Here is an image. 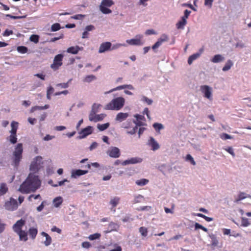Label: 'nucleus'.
<instances>
[{
  "instance_id": "nucleus-1",
  "label": "nucleus",
  "mask_w": 251,
  "mask_h": 251,
  "mask_svg": "<svg viewBox=\"0 0 251 251\" xmlns=\"http://www.w3.org/2000/svg\"><path fill=\"white\" fill-rule=\"evenodd\" d=\"M41 185V181L38 176L30 173L26 179L20 186L18 191L22 194L35 192Z\"/></svg>"
},
{
  "instance_id": "nucleus-2",
  "label": "nucleus",
  "mask_w": 251,
  "mask_h": 251,
  "mask_svg": "<svg viewBox=\"0 0 251 251\" xmlns=\"http://www.w3.org/2000/svg\"><path fill=\"white\" fill-rule=\"evenodd\" d=\"M125 103V100L122 97L113 99L110 102L105 105L104 109L110 110H119Z\"/></svg>"
},
{
  "instance_id": "nucleus-3",
  "label": "nucleus",
  "mask_w": 251,
  "mask_h": 251,
  "mask_svg": "<svg viewBox=\"0 0 251 251\" xmlns=\"http://www.w3.org/2000/svg\"><path fill=\"white\" fill-rule=\"evenodd\" d=\"M23 151V144L19 143L15 148V151L13 153L12 165L15 167L17 168L22 158V153Z\"/></svg>"
},
{
  "instance_id": "nucleus-4",
  "label": "nucleus",
  "mask_w": 251,
  "mask_h": 251,
  "mask_svg": "<svg viewBox=\"0 0 251 251\" xmlns=\"http://www.w3.org/2000/svg\"><path fill=\"white\" fill-rule=\"evenodd\" d=\"M11 129L10 131L11 134L7 137V139L10 141L11 143L14 144L17 142L16 133L18 127V123L15 121H12L11 123Z\"/></svg>"
},
{
  "instance_id": "nucleus-5",
  "label": "nucleus",
  "mask_w": 251,
  "mask_h": 251,
  "mask_svg": "<svg viewBox=\"0 0 251 251\" xmlns=\"http://www.w3.org/2000/svg\"><path fill=\"white\" fill-rule=\"evenodd\" d=\"M114 4V2L112 0H102L100 5V9L103 14H110L112 12V11L108 7Z\"/></svg>"
},
{
  "instance_id": "nucleus-6",
  "label": "nucleus",
  "mask_w": 251,
  "mask_h": 251,
  "mask_svg": "<svg viewBox=\"0 0 251 251\" xmlns=\"http://www.w3.org/2000/svg\"><path fill=\"white\" fill-rule=\"evenodd\" d=\"M63 55L62 54H58L55 55L53 59V63L50 65V68L54 71L58 70L63 64Z\"/></svg>"
},
{
  "instance_id": "nucleus-7",
  "label": "nucleus",
  "mask_w": 251,
  "mask_h": 251,
  "mask_svg": "<svg viewBox=\"0 0 251 251\" xmlns=\"http://www.w3.org/2000/svg\"><path fill=\"white\" fill-rule=\"evenodd\" d=\"M5 208L8 210L13 211L17 209L18 207L17 201L16 200L10 198L9 201H7L4 204Z\"/></svg>"
},
{
  "instance_id": "nucleus-8",
  "label": "nucleus",
  "mask_w": 251,
  "mask_h": 251,
  "mask_svg": "<svg viewBox=\"0 0 251 251\" xmlns=\"http://www.w3.org/2000/svg\"><path fill=\"white\" fill-rule=\"evenodd\" d=\"M143 36L141 35H137L136 36L135 38L127 40L126 43L130 45H142L143 43L141 41Z\"/></svg>"
},
{
  "instance_id": "nucleus-9",
  "label": "nucleus",
  "mask_w": 251,
  "mask_h": 251,
  "mask_svg": "<svg viewBox=\"0 0 251 251\" xmlns=\"http://www.w3.org/2000/svg\"><path fill=\"white\" fill-rule=\"evenodd\" d=\"M107 154L113 158H118L121 154L120 150L115 147L110 148L107 151Z\"/></svg>"
},
{
  "instance_id": "nucleus-10",
  "label": "nucleus",
  "mask_w": 251,
  "mask_h": 251,
  "mask_svg": "<svg viewBox=\"0 0 251 251\" xmlns=\"http://www.w3.org/2000/svg\"><path fill=\"white\" fill-rule=\"evenodd\" d=\"M100 106V104H97L95 103L93 105L92 109L89 116V119L90 121H95L97 116L96 113L98 112V109L99 108Z\"/></svg>"
},
{
  "instance_id": "nucleus-11",
  "label": "nucleus",
  "mask_w": 251,
  "mask_h": 251,
  "mask_svg": "<svg viewBox=\"0 0 251 251\" xmlns=\"http://www.w3.org/2000/svg\"><path fill=\"white\" fill-rule=\"evenodd\" d=\"M201 91L204 94V96L209 99H211V88L207 85H202L201 86Z\"/></svg>"
},
{
  "instance_id": "nucleus-12",
  "label": "nucleus",
  "mask_w": 251,
  "mask_h": 251,
  "mask_svg": "<svg viewBox=\"0 0 251 251\" xmlns=\"http://www.w3.org/2000/svg\"><path fill=\"white\" fill-rule=\"evenodd\" d=\"M25 222L22 219L17 221L13 226V229L16 233L19 231L22 230V227L25 225Z\"/></svg>"
},
{
  "instance_id": "nucleus-13",
  "label": "nucleus",
  "mask_w": 251,
  "mask_h": 251,
  "mask_svg": "<svg viewBox=\"0 0 251 251\" xmlns=\"http://www.w3.org/2000/svg\"><path fill=\"white\" fill-rule=\"evenodd\" d=\"M169 40L168 36L166 34H162L158 39V41L152 46V50L158 48L164 42H166Z\"/></svg>"
},
{
  "instance_id": "nucleus-14",
  "label": "nucleus",
  "mask_w": 251,
  "mask_h": 251,
  "mask_svg": "<svg viewBox=\"0 0 251 251\" xmlns=\"http://www.w3.org/2000/svg\"><path fill=\"white\" fill-rule=\"evenodd\" d=\"M142 161V159L139 157H133L129 159L125 160L123 163V165H126L129 164H136L141 163Z\"/></svg>"
},
{
  "instance_id": "nucleus-15",
  "label": "nucleus",
  "mask_w": 251,
  "mask_h": 251,
  "mask_svg": "<svg viewBox=\"0 0 251 251\" xmlns=\"http://www.w3.org/2000/svg\"><path fill=\"white\" fill-rule=\"evenodd\" d=\"M111 46V43L109 42H106L102 43L99 48V52L102 53L106 51H107L110 49Z\"/></svg>"
},
{
  "instance_id": "nucleus-16",
  "label": "nucleus",
  "mask_w": 251,
  "mask_h": 251,
  "mask_svg": "<svg viewBox=\"0 0 251 251\" xmlns=\"http://www.w3.org/2000/svg\"><path fill=\"white\" fill-rule=\"evenodd\" d=\"M148 145L151 147V150L155 151L159 148V145L153 137H150Z\"/></svg>"
},
{
  "instance_id": "nucleus-17",
  "label": "nucleus",
  "mask_w": 251,
  "mask_h": 251,
  "mask_svg": "<svg viewBox=\"0 0 251 251\" xmlns=\"http://www.w3.org/2000/svg\"><path fill=\"white\" fill-rule=\"evenodd\" d=\"M125 88H127L130 90L134 89V87L132 86V85H131L130 84H129V85L126 84V85L119 86L110 90L109 91H108L107 92H105V94H108V93H110L115 91L125 89Z\"/></svg>"
},
{
  "instance_id": "nucleus-18",
  "label": "nucleus",
  "mask_w": 251,
  "mask_h": 251,
  "mask_svg": "<svg viewBox=\"0 0 251 251\" xmlns=\"http://www.w3.org/2000/svg\"><path fill=\"white\" fill-rule=\"evenodd\" d=\"M41 160L42 159V158L41 157H40V156H37L36 157V161H35V160H34L31 165H30V170L31 171H33V172H37L38 171V169H39V165L37 163V161L38 160Z\"/></svg>"
},
{
  "instance_id": "nucleus-19",
  "label": "nucleus",
  "mask_w": 251,
  "mask_h": 251,
  "mask_svg": "<svg viewBox=\"0 0 251 251\" xmlns=\"http://www.w3.org/2000/svg\"><path fill=\"white\" fill-rule=\"evenodd\" d=\"M92 132V127L88 126L87 127L83 129L79 133L81 137L84 138L87 135L91 134Z\"/></svg>"
},
{
  "instance_id": "nucleus-20",
  "label": "nucleus",
  "mask_w": 251,
  "mask_h": 251,
  "mask_svg": "<svg viewBox=\"0 0 251 251\" xmlns=\"http://www.w3.org/2000/svg\"><path fill=\"white\" fill-rule=\"evenodd\" d=\"M128 117V114L127 113L120 112L117 114L115 120L117 121L121 122L125 120Z\"/></svg>"
},
{
  "instance_id": "nucleus-21",
  "label": "nucleus",
  "mask_w": 251,
  "mask_h": 251,
  "mask_svg": "<svg viewBox=\"0 0 251 251\" xmlns=\"http://www.w3.org/2000/svg\"><path fill=\"white\" fill-rule=\"evenodd\" d=\"M88 172V170H74L72 173V176L76 177L77 176H82L87 174Z\"/></svg>"
},
{
  "instance_id": "nucleus-22",
  "label": "nucleus",
  "mask_w": 251,
  "mask_h": 251,
  "mask_svg": "<svg viewBox=\"0 0 251 251\" xmlns=\"http://www.w3.org/2000/svg\"><path fill=\"white\" fill-rule=\"evenodd\" d=\"M17 234L19 235L20 241H26L27 240V233L25 231L22 230L19 231Z\"/></svg>"
},
{
  "instance_id": "nucleus-23",
  "label": "nucleus",
  "mask_w": 251,
  "mask_h": 251,
  "mask_svg": "<svg viewBox=\"0 0 251 251\" xmlns=\"http://www.w3.org/2000/svg\"><path fill=\"white\" fill-rule=\"evenodd\" d=\"M186 24L187 20L181 17V20L176 23V27L177 29H183Z\"/></svg>"
},
{
  "instance_id": "nucleus-24",
  "label": "nucleus",
  "mask_w": 251,
  "mask_h": 251,
  "mask_svg": "<svg viewBox=\"0 0 251 251\" xmlns=\"http://www.w3.org/2000/svg\"><path fill=\"white\" fill-rule=\"evenodd\" d=\"M41 235L46 237V240L44 242L45 245L46 246H49L51 243V238L50 236L45 232H42Z\"/></svg>"
},
{
  "instance_id": "nucleus-25",
  "label": "nucleus",
  "mask_w": 251,
  "mask_h": 251,
  "mask_svg": "<svg viewBox=\"0 0 251 251\" xmlns=\"http://www.w3.org/2000/svg\"><path fill=\"white\" fill-rule=\"evenodd\" d=\"M63 202V199L61 197L59 196L54 198L53 200V204L54 207H59Z\"/></svg>"
},
{
  "instance_id": "nucleus-26",
  "label": "nucleus",
  "mask_w": 251,
  "mask_h": 251,
  "mask_svg": "<svg viewBox=\"0 0 251 251\" xmlns=\"http://www.w3.org/2000/svg\"><path fill=\"white\" fill-rule=\"evenodd\" d=\"M80 48L78 46L71 47L67 49V52L73 54H76L78 52Z\"/></svg>"
},
{
  "instance_id": "nucleus-27",
  "label": "nucleus",
  "mask_w": 251,
  "mask_h": 251,
  "mask_svg": "<svg viewBox=\"0 0 251 251\" xmlns=\"http://www.w3.org/2000/svg\"><path fill=\"white\" fill-rule=\"evenodd\" d=\"M224 60V57L221 54H216L211 59L213 63H216L221 62Z\"/></svg>"
},
{
  "instance_id": "nucleus-28",
  "label": "nucleus",
  "mask_w": 251,
  "mask_h": 251,
  "mask_svg": "<svg viewBox=\"0 0 251 251\" xmlns=\"http://www.w3.org/2000/svg\"><path fill=\"white\" fill-rule=\"evenodd\" d=\"M8 191V187L6 183H2L0 185V196L5 194Z\"/></svg>"
},
{
  "instance_id": "nucleus-29",
  "label": "nucleus",
  "mask_w": 251,
  "mask_h": 251,
  "mask_svg": "<svg viewBox=\"0 0 251 251\" xmlns=\"http://www.w3.org/2000/svg\"><path fill=\"white\" fill-rule=\"evenodd\" d=\"M28 232L30 237L34 239L37 234L38 230L36 228L31 227L29 229Z\"/></svg>"
},
{
  "instance_id": "nucleus-30",
  "label": "nucleus",
  "mask_w": 251,
  "mask_h": 251,
  "mask_svg": "<svg viewBox=\"0 0 251 251\" xmlns=\"http://www.w3.org/2000/svg\"><path fill=\"white\" fill-rule=\"evenodd\" d=\"M201 55V53H196L192 54V55L190 56L188 59V63L189 65H191L193 61L196 59H197Z\"/></svg>"
},
{
  "instance_id": "nucleus-31",
  "label": "nucleus",
  "mask_w": 251,
  "mask_h": 251,
  "mask_svg": "<svg viewBox=\"0 0 251 251\" xmlns=\"http://www.w3.org/2000/svg\"><path fill=\"white\" fill-rule=\"evenodd\" d=\"M233 62H232L231 60H227V61L226 62L225 65L224 66V67L223 68L222 70L223 71L225 72V71H227L228 70H229L231 67L233 66Z\"/></svg>"
},
{
  "instance_id": "nucleus-32",
  "label": "nucleus",
  "mask_w": 251,
  "mask_h": 251,
  "mask_svg": "<svg viewBox=\"0 0 251 251\" xmlns=\"http://www.w3.org/2000/svg\"><path fill=\"white\" fill-rule=\"evenodd\" d=\"M120 199L119 197H115L112 199L110 201V204L113 207H115L119 203Z\"/></svg>"
},
{
  "instance_id": "nucleus-33",
  "label": "nucleus",
  "mask_w": 251,
  "mask_h": 251,
  "mask_svg": "<svg viewBox=\"0 0 251 251\" xmlns=\"http://www.w3.org/2000/svg\"><path fill=\"white\" fill-rule=\"evenodd\" d=\"M149 182V180L143 178L138 180L136 181V184L139 186H144L146 185Z\"/></svg>"
},
{
  "instance_id": "nucleus-34",
  "label": "nucleus",
  "mask_w": 251,
  "mask_h": 251,
  "mask_svg": "<svg viewBox=\"0 0 251 251\" xmlns=\"http://www.w3.org/2000/svg\"><path fill=\"white\" fill-rule=\"evenodd\" d=\"M250 225L249 220L245 217L241 218V226L243 227H247Z\"/></svg>"
},
{
  "instance_id": "nucleus-35",
  "label": "nucleus",
  "mask_w": 251,
  "mask_h": 251,
  "mask_svg": "<svg viewBox=\"0 0 251 251\" xmlns=\"http://www.w3.org/2000/svg\"><path fill=\"white\" fill-rule=\"evenodd\" d=\"M109 124L108 123H105L104 124H102V125L99 124L98 125V128L100 131H103V130H105L106 129H107L109 127Z\"/></svg>"
},
{
  "instance_id": "nucleus-36",
  "label": "nucleus",
  "mask_w": 251,
  "mask_h": 251,
  "mask_svg": "<svg viewBox=\"0 0 251 251\" xmlns=\"http://www.w3.org/2000/svg\"><path fill=\"white\" fill-rule=\"evenodd\" d=\"M196 216L203 218L207 222H211L213 220V218L211 217H207L201 213H197L195 214Z\"/></svg>"
},
{
  "instance_id": "nucleus-37",
  "label": "nucleus",
  "mask_w": 251,
  "mask_h": 251,
  "mask_svg": "<svg viewBox=\"0 0 251 251\" xmlns=\"http://www.w3.org/2000/svg\"><path fill=\"white\" fill-rule=\"evenodd\" d=\"M61 28V25L59 23L53 24L51 26V31H56Z\"/></svg>"
},
{
  "instance_id": "nucleus-38",
  "label": "nucleus",
  "mask_w": 251,
  "mask_h": 251,
  "mask_svg": "<svg viewBox=\"0 0 251 251\" xmlns=\"http://www.w3.org/2000/svg\"><path fill=\"white\" fill-rule=\"evenodd\" d=\"M17 51L21 53H25L28 51L27 47L25 46H19L17 48Z\"/></svg>"
},
{
  "instance_id": "nucleus-39",
  "label": "nucleus",
  "mask_w": 251,
  "mask_h": 251,
  "mask_svg": "<svg viewBox=\"0 0 251 251\" xmlns=\"http://www.w3.org/2000/svg\"><path fill=\"white\" fill-rule=\"evenodd\" d=\"M108 227L110 228L109 232L116 230L117 228L118 227L117 225L114 222H110L108 225Z\"/></svg>"
},
{
  "instance_id": "nucleus-40",
  "label": "nucleus",
  "mask_w": 251,
  "mask_h": 251,
  "mask_svg": "<svg viewBox=\"0 0 251 251\" xmlns=\"http://www.w3.org/2000/svg\"><path fill=\"white\" fill-rule=\"evenodd\" d=\"M29 39L31 41L36 44L39 42V36L37 35L33 34L30 36Z\"/></svg>"
},
{
  "instance_id": "nucleus-41",
  "label": "nucleus",
  "mask_w": 251,
  "mask_h": 251,
  "mask_svg": "<svg viewBox=\"0 0 251 251\" xmlns=\"http://www.w3.org/2000/svg\"><path fill=\"white\" fill-rule=\"evenodd\" d=\"M246 194L243 192H240L238 195L237 198L235 200L236 202L245 199L247 197L245 196Z\"/></svg>"
},
{
  "instance_id": "nucleus-42",
  "label": "nucleus",
  "mask_w": 251,
  "mask_h": 251,
  "mask_svg": "<svg viewBox=\"0 0 251 251\" xmlns=\"http://www.w3.org/2000/svg\"><path fill=\"white\" fill-rule=\"evenodd\" d=\"M211 246L212 247H216L218 245L219 242L217 238L214 236H211Z\"/></svg>"
},
{
  "instance_id": "nucleus-43",
  "label": "nucleus",
  "mask_w": 251,
  "mask_h": 251,
  "mask_svg": "<svg viewBox=\"0 0 251 251\" xmlns=\"http://www.w3.org/2000/svg\"><path fill=\"white\" fill-rule=\"evenodd\" d=\"M195 229H201L203 231H204V232H207L208 231V229L206 227H204L203 226H202V225H200V224H199L198 223H195Z\"/></svg>"
},
{
  "instance_id": "nucleus-44",
  "label": "nucleus",
  "mask_w": 251,
  "mask_h": 251,
  "mask_svg": "<svg viewBox=\"0 0 251 251\" xmlns=\"http://www.w3.org/2000/svg\"><path fill=\"white\" fill-rule=\"evenodd\" d=\"M96 79V77L95 75H89L86 76L85 77L84 81L85 82H90L92 81V80H95Z\"/></svg>"
},
{
  "instance_id": "nucleus-45",
  "label": "nucleus",
  "mask_w": 251,
  "mask_h": 251,
  "mask_svg": "<svg viewBox=\"0 0 251 251\" xmlns=\"http://www.w3.org/2000/svg\"><path fill=\"white\" fill-rule=\"evenodd\" d=\"M71 81V79L69 80L66 83H61L56 84L57 87H60L62 88H67L69 86V82Z\"/></svg>"
},
{
  "instance_id": "nucleus-46",
  "label": "nucleus",
  "mask_w": 251,
  "mask_h": 251,
  "mask_svg": "<svg viewBox=\"0 0 251 251\" xmlns=\"http://www.w3.org/2000/svg\"><path fill=\"white\" fill-rule=\"evenodd\" d=\"M139 231L143 236L146 237L147 236L148 230L146 227L143 226L140 227Z\"/></svg>"
},
{
  "instance_id": "nucleus-47",
  "label": "nucleus",
  "mask_w": 251,
  "mask_h": 251,
  "mask_svg": "<svg viewBox=\"0 0 251 251\" xmlns=\"http://www.w3.org/2000/svg\"><path fill=\"white\" fill-rule=\"evenodd\" d=\"M100 237V233H96L90 235L89 236L88 238L90 240H94L99 239Z\"/></svg>"
},
{
  "instance_id": "nucleus-48",
  "label": "nucleus",
  "mask_w": 251,
  "mask_h": 251,
  "mask_svg": "<svg viewBox=\"0 0 251 251\" xmlns=\"http://www.w3.org/2000/svg\"><path fill=\"white\" fill-rule=\"evenodd\" d=\"M186 160L187 161H190L192 165H196V162L194 160V158H193V157L190 154H187L186 155Z\"/></svg>"
},
{
  "instance_id": "nucleus-49",
  "label": "nucleus",
  "mask_w": 251,
  "mask_h": 251,
  "mask_svg": "<svg viewBox=\"0 0 251 251\" xmlns=\"http://www.w3.org/2000/svg\"><path fill=\"white\" fill-rule=\"evenodd\" d=\"M105 116H106V115L105 114H102V113L97 115L96 119L95 120V122H97L98 121H102Z\"/></svg>"
},
{
  "instance_id": "nucleus-50",
  "label": "nucleus",
  "mask_w": 251,
  "mask_h": 251,
  "mask_svg": "<svg viewBox=\"0 0 251 251\" xmlns=\"http://www.w3.org/2000/svg\"><path fill=\"white\" fill-rule=\"evenodd\" d=\"M153 126L156 130L159 131L163 128V126L161 124L155 123L153 125Z\"/></svg>"
},
{
  "instance_id": "nucleus-51",
  "label": "nucleus",
  "mask_w": 251,
  "mask_h": 251,
  "mask_svg": "<svg viewBox=\"0 0 251 251\" xmlns=\"http://www.w3.org/2000/svg\"><path fill=\"white\" fill-rule=\"evenodd\" d=\"M220 137L223 140L231 139L232 138V137L230 135L226 133H223L221 135Z\"/></svg>"
},
{
  "instance_id": "nucleus-52",
  "label": "nucleus",
  "mask_w": 251,
  "mask_h": 251,
  "mask_svg": "<svg viewBox=\"0 0 251 251\" xmlns=\"http://www.w3.org/2000/svg\"><path fill=\"white\" fill-rule=\"evenodd\" d=\"M225 150L229 153H230L232 156H235V154L232 147H229L225 149Z\"/></svg>"
},
{
  "instance_id": "nucleus-53",
  "label": "nucleus",
  "mask_w": 251,
  "mask_h": 251,
  "mask_svg": "<svg viewBox=\"0 0 251 251\" xmlns=\"http://www.w3.org/2000/svg\"><path fill=\"white\" fill-rule=\"evenodd\" d=\"M214 0H204V5L211 8Z\"/></svg>"
},
{
  "instance_id": "nucleus-54",
  "label": "nucleus",
  "mask_w": 251,
  "mask_h": 251,
  "mask_svg": "<svg viewBox=\"0 0 251 251\" xmlns=\"http://www.w3.org/2000/svg\"><path fill=\"white\" fill-rule=\"evenodd\" d=\"M91 166H94L96 168H98L100 166V165L97 162L92 163L91 164H88L87 165L85 166V168H87V169H90L91 167Z\"/></svg>"
},
{
  "instance_id": "nucleus-55",
  "label": "nucleus",
  "mask_w": 251,
  "mask_h": 251,
  "mask_svg": "<svg viewBox=\"0 0 251 251\" xmlns=\"http://www.w3.org/2000/svg\"><path fill=\"white\" fill-rule=\"evenodd\" d=\"M142 100L147 102V104L149 105H150L152 103V100H151L149 99V98L145 96L143 97Z\"/></svg>"
},
{
  "instance_id": "nucleus-56",
  "label": "nucleus",
  "mask_w": 251,
  "mask_h": 251,
  "mask_svg": "<svg viewBox=\"0 0 251 251\" xmlns=\"http://www.w3.org/2000/svg\"><path fill=\"white\" fill-rule=\"evenodd\" d=\"M13 32L12 30L6 29L4 32L3 33V36H8L10 35L13 34Z\"/></svg>"
},
{
  "instance_id": "nucleus-57",
  "label": "nucleus",
  "mask_w": 251,
  "mask_h": 251,
  "mask_svg": "<svg viewBox=\"0 0 251 251\" xmlns=\"http://www.w3.org/2000/svg\"><path fill=\"white\" fill-rule=\"evenodd\" d=\"M64 37V35L63 34H61L58 37H54V38H52L50 39V42H54L58 40H59L60 39H62Z\"/></svg>"
},
{
  "instance_id": "nucleus-58",
  "label": "nucleus",
  "mask_w": 251,
  "mask_h": 251,
  "mask_svg": "<svg viewBox=\"0 0 251 251\" xmlns=\"http://www.w3.org/2000/svg\"><path fill=\"white\" fill-rule=\"evenodd\" d=\"M137 129L138 127H137V126H135L131 130L128 131L127 133L128 134L133 135L134 134L137 132Z\"/></svg>"
},
{
  "instance_id": "nucleus-59",
  "label": "nucleus",
  "mask_w": 251,
  "mask_h": 251,
  "mask_svg": "<svg viewBox=\"0 0 251 251\" xmlns=\"http://www.w3.org/2000/svg\"><path fill=\"white\" fill-rule=\"evenodd\" d=\"M191 13V11L186 9L184 11V16L182 17V18H183L187 20V19L188 18L189 16L190 15Z\"/></svg>"
},
{
  "instance_id": "nucleus-60",
  "label": "nucleus",
  "mask_w": 251,
  "mask_h": 251,
  "mask_svg": "<svg viewBox=\"0 0 251 251\" xmlns=\"http://www.w3.org/2000/svg\"><path fill=\"white\" fill-rule=\"evenodd\" d=\"M91 246V244L88 242H84L82 243V247L84 248L88 249Z\"/></svg>"
},
{
  "instance_id": "nucleus-61",
  "label": "nucleus",
  "mask_w": 251,
  "mask_h": 251,
  "mask_svg": "<svg viewBox=\"0 0 251 251\" xmlns=\"http://www.w3.org/2000/svg\"><path fill=\"white\" fill-rule=\"evenodd\" d=\"M51 230L52 232H57L58 233H59V234H60L61 233V230L60 228L57 227L56 226H53L51 228Z\"/></svg>"
},
{
  "instance_id": "nucleus-62",
  "label": "nucleus",
  "mask_w": 251,
  "mask_h": 251,
  "mask_svg": "<svg viewBox=\"0 0 251 251\" xmlns=\"http://www.w3.org/2000/svg\"><path fill=\"white\" fill-rule=\"evenodd\" d=\"M95 29V27L94 25H87L86 26L85 30H86V31H87L88 32V31L93 30Z\"/></svg>"
},
{
  "instance_id": "nucleus-63",
  "label": "nucleus",
  "mask_w": 251,
  "mask_h": 251,
  "mask_svg": "<svg viewBox=\"0 0 251 251\" xmlns=\"http://www.w3.org/2000/svg\"><path fill=\"white\" fill-rule=\"evenodd\" d=\"M45 201L42 202L41 204L37 207V210L39 212L41 211L44 207Z\"/></svg>"
},
{
  "instance_id": "nucleus-64",
  "label": "nucleus",
  "mask_w": 251,
  "mask_h": 251,
  "mask_svg": "<svg viewBox=\"0 0 251 251\" xmlns=\"http://www.w3.org/2000/svg\"><path fill=\"white\" fill-rule=\"evenodd\" d=\"M54 138V136H51V135H50L49 134H47V135H46L44 137V140H45V141H49V140H50Z\"/></svg>"
}]
</instances>
